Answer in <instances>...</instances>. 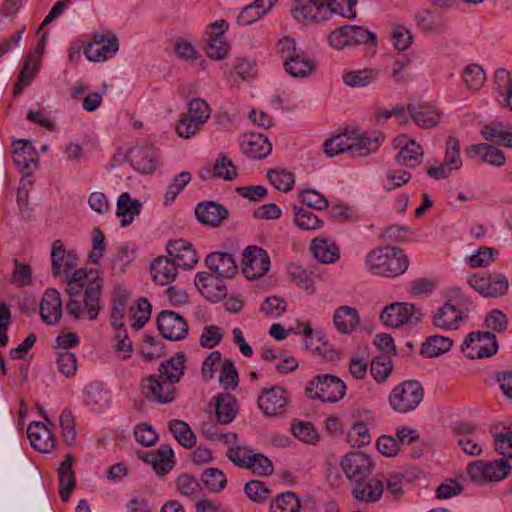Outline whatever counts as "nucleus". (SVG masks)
<instances>
[{
  "instance_id": "c9c22d12",
  "label": "nucleus",
  "mask_w": 512,
  "mask_h": 512,
  "mask_svg": "<svg viewBox=\"0 0 512 512\" xmlns=\"http://www.w3.org/2000/svg\"><path fill=\"white\" fill-rule=\"evenodd\" d=\"M333 323L340 333L350 334L359 325L360 315L355 308L343 305L335 310Z\"/></svg>"
},
{
  "instance_id": "e2e57ef3",
  "label": "nucleus",
  "mask_w": 512,
  "mask_h": 512,
  "mask_svg": "<svg viewBox=\"0 0 512 512\" xmlns=\"http://www.w3.org/2000/svg\"><path fill=\"white\" fill-rule=\"evenodd\" d=\"M219 381L225 389H234L238 385V372L231 359L223 361Z\"/></svg>"
},
{
  "instance_id": "6e6552de",
  "label": "nucleus",
  "mask_w": 512,
  "mask_h": 512,
  "mask_svg": "<svg viewBox=\"0 0 512 512\" xmlns=\"http://www.w3.org/2000/svg\"><path fill=\"white\" fill-rule=\"evenodd\" d=\"M510 465L504 459L494 461L477 460L467 467L470 479L476 484L485 482H498L506 478L510 472Z\"/></svg>"
},
{
  "instance_id": "4be33fe9",
  "label": "nucleus",
  "mask_w": 512,
  "mask_h": 512,
  "mask_svg": "<svg viewBox=\"0 0 512 512\" xmlns=\"http://www.w3.org/2000/svg\"><path fill=\"white\" fill-rule=\"evenodd\" d=\"M39 311L41 320L45 324L52 326L59 323L62 317L63 308L61 295L58 290L48 288L44 292Z\"/></svg>"
},
{
  "instance_id": "7c9ffc66",
  "label": "nucleus",
  "mask_w": 512,
  "mask_h": 512,
  "mask_svg": "<svg viewBox=\"0 0 512 512\" xmlns=\"http://www.w3.org/2000/svg\"><path fill=\"white\" fill-rule=\"evenodd\" d=\"M237 175V168L234 166L232 160L224 154L218 155L213 168L206 167L200 172V178L202 180L218 178L225 181H231Z\"/></svg>"
},
{
  "instance_id": "4c0bfd02",
  "label": "nucleus",
  "mask_w": 512,
  "mask_h": 512,
  "mask_svg": "<svg viewBox=\"0 0 512 512\" xmlns=\"http://www.w3.org/2000/svg\"><path fill=\"white\" fill-rule=\"evenodd\" d=\"M404 145L395 157V161L399 165H404L410 168H415L421 164L423 158V149L414 140H406L405 138L400 140Z\"/></svg>"
},
{
  "instance_id": "0eeeda50",
  "label": "nucleus",
  "mask_w": 512,
  "mask_h": 512,
  "mask_svg": "<svg viewBox=\"0 0 512 512\" xmlns=\"http://www.w3.org/2000/svg\"><path fill=\"white\" fill-rule=\"evenodd\" d=\"M423 317L419 308L412 303L394 302L385 306L380 313V321L386 327L399 328L405 324L417 323Z\"/></svg>"
},
{
  "instance_id": "f704fd0d",
  "label": "nucleus",
  "mask_w": 512,
  "mask_h": 512,
  "mask_svg": "<svg viewBox=\"0 0 512 512\" xmlns=\"http://www.w3.org/2000/svg\"><path fill=\"white\" fill-rule=\"evenodd\" d=\"M461 320V311L450 303H445L432 316L433 325L445 330L458 329Z\"/></svg>"
},
{
  "instance_id": "79ce46f5",
  "label": "nucleus",
  "mask_w": 512,
  "mask_h": 512,
  "mask_svg": "<svg viewBox=\"0 0 512 512\" xmlns=\"http://www.w3.org/2000/svg\"><path fill=\"white\" fill-rule=\"evenodd\" d=\"M378 75L379 71L377 69L365 68L362 70L344 72L342 80L349 87L363 88L375 82Z\"/></svg>"
},
{
  "instance_id": "2f4dec72",
  "label": "nucleus",
  "mask_w": 512,
  "mask_h": 512,
  "mask_svg": "<svg viewBox=\"0 0 512 512\" xmlns=\"http://www.w3.org/2000/svg\"><path fill=\"white\" fill-rule=\"evenodd\" d=\"M195 214L201 223L216 227L227 218L228 211L222 205L208 201L199 203L195 209Z\"/></svg>"
},
{
  "instance_id": "9b49d317",
  "label": "nucleus",
  "mask_w": 512,
  "mask_h": 512,
  "mask_svg": "<svg viewBox=\"0 0 512 512\" xmlns=\"http://www.w3.org/2000/svg\"><path fill=\"white\" fill-rule=\"evenodd\" d=\"M118 50V37L107 31L93 35L92 40L84 48V55L89 61L103 62L112 58Z\"/></svg>"
},
{
  "instance_id": "4468645a",
  "label": "nucleus",
  "mask_w": 512,
  "mask_h": 512,
  "mask_svg": "<svg viewBox=\"0 0 512 512\" xmlns=\"http://www.w3.org/2000/svg\"><path fill=\"white\" fill-rule=\"evenodd\" d=\"M257 404L266 416L278 417L286 412L289 396L287 391L280 386L264 388L258 397Z\"/></svg>"
},
{
  "instance_id": "cd10ccee",
  "label": "nucleus",
  "mask_w": 512,
  "mask_h": 512,
  "mask_svg": "<svg viewBox=\"0 0 512 512\" xmlns=\"http://www.w3.org/2000/svg\"><path fill=\"white\" fill-rule=\"evenodd\" d=\"M74 458L72 454H66L58 468L59 495L63 502L70 499L75 488L76 479L73 470Z\"/></svg>"
},
{
  "instance_id": "393cba45",
  "label": "nucleus",
  "mask_w": 512,
  "mask_h": 512,
  "mask_svg": "<svg viewBox=\"0 0 512 512\" xmlns=\"http://www.w3.org/2000/svg\"><path fill=\"white\" fill-rule=\"evenodd\" d=\"M173 450L161 447L158 450L138 452V457L145 463L152 465L158 475L167 474L174 465Z\"/></svg>"
},
{
  "instance_id": "f03ea898",
  "label": "nucleus",
  "mask_w": 512,
  "mask_h": 512,
  "mask_svg": "<svg viewBox=\"0 0 512 512\" xmlns=\"http://www.w3.org/2000/svg\"><path fill=\"white\" fill-rule=\"evenodd\" d=\"M185 370V355L176 356L162 362L158 373H154L142 380L143 395L150 401L157 403H170L176 396L175 384L180 381Z\"/></svg>"
},
{
  "instance_id": "7ed1b4c3",
  "label": "nucleus",
  "mask_w": 512,
  "mask_h": 512,
  "mask_svg": "<svg viewBox=\"0 0 512 512\" xmlns=\"http://www.w3.org/2000/svg\"><path fill=\"white\" fill-rule=\"evenodd\" d=\"M365 262L372 274L385 277H396L404 273L409 265L404 252L392 246L371 250Z\"/></svg>"
},
{
  "instance_id": "412c9836",
  "label": "nucleus",
  "mask_w": 512,
  "mask_h": 512,
  "mask_svg": "<svg viewBox=\"0 0 512 512\" xmlns=\"http://www.w3.org/2000/svg\"><path fill=\"white\" fill-rule=\"evenodd\" d=\"M352 134V157H365L375 153L385 139L384 134L376 130L361 133L358 129H352Z\"/></svg>"
},
{
  "instance_id": "09e8293b",
  "label": "nucleus",
  "mask_w": 512,
  "mask_h": 512,
  "mask_svg": "<svg viewBox=\"0 0 512 512\" xmlns=\"http://www.w3.org/2000/svg\"><path fill=\"white\" fill-rule=\"evenodd\" d=\"M192 180V174L188 171H183L177 174L173 181L168 185L167 191L164 194L163 203L168 206L174 202L176 197L183 191V189Z\"/></svg>"
},
{
  "instance_id": "864d4df0",
  "label": "nucleus",
  "mask_w": 512,
  "mask_h": 512,
  "mask_svg": "<svg viewBox=\"0 0 512 512\" xmlns=\"http://www.w3.org/2000/svg\"><path fill=\"white\" fill-rule=\"evenodd\" d=\"M294 222L301 230H315L321 228L323 221L312 211L304 208H294Z\"/></svg>"
},
{
  "instance_id": "338daca9",
  "label": "nucleus",
  "mask_w": 512,
  "mask_h": 512,
  "mask_svg": "<svg viewBox=\"0 0 512 512\" xmlns=\"http://www.w3.org/2000/svg\"><path fill=\"white\" fill-rule=\"evenodd\" d=\"M56 362L58 365L57 369L61 374L67 378L75 375L77 371V359L75 354L68 351H60L57 354Z\"/></svg>"
},
{
  "instance_id": "bf43d9fd",
  "label": "nucleus",
  "mask_w": 512,
  "mask_h": 512,
  "mask_svg": "<svg viewBox=\"0 0 512 512\" xmlns=\"http://www.w3.org/2000/svg\"><path fill=\"white\" fill-rule=\"evenodd\" d=\"M250 463L246 465V469L258 476H268L273 473V464L271 460L262 453H252Z\"/></svg>"
},
{
  "instance_id": "37998d69",
  "label": "nucleus",
  "mask_w": 512,
  "mask_h": 512,
  "mask_svg": "<svg viewBox=\"0 0 512 512\" xmlns=\"http://www.w3.org/2000/svg\"><path fill=\"white\" fill-rule=\"evenodd\" d=\"M453 345L449 337L432 335L428 337L421 346L420 353L424 357L432 358L448 352Z\"/></svg>"
},
{
  "instance_id": "473e14b6",
  "label": "nucleus",
  "mask_w": 512,
  "mask_h": 512,
  "mask_svg": "<svg viewBox=\"0 0 512 512\" xmlns=\"http://www.w3.org/2000/svg\"><path fill=\"white\" fill-rule=\"evenodd\" d=\"M178 268L170 257L159 256L151 264V273L155 282L168 285L175 280Z\"/></svg>"
},
{
  "instance_id": "6ab92c4d",
  "label": "nucleus",
  "mask_w": 512,
  "mask_h": 512,
  "mask_svg": "<svg viewBox=\"0 0 512 512\" xmlns=\"http://www.w3.org/2000/svg\"><path fill=\"white\" fill-rule=\"evenodd\" d=\"M194 282L199 292L211 302H218L227 295L226 284L222 277L215 273L199 272Z\"/></svg>"
},
{
  "instance_id": "b1692460",
  "label": "nucleus",
  "mask_w": 512,
  "mask_h": 512,
  "mask_svg": "<svg viewBox=\"0 0 512 512\" xmlns=\"http://www.w3.org/2000/svg\"><path fill=\"white\" fill-rule=\"evenodd\" d=\"M206 266L222 278H233L238 273L234 256L226 252L210 253L205 259Z\"/></svg>"
},
{
  "instance_id": "72a5a7b5",
  "label": "nucleus",
  "mask_w": 512,
  "mask_h": 512,
  "mask_svg": "<svg viewBox=\"0 0 512 512\" xmlns=\"http://www.w3.org/2000/svg\"><path fill=\"white\" fill-rule=\"evenodd\" d=\"M407 109L413 121L421 128L435 127L440 121L439 111L430 104L409 105Z\"/></svg>"
},
{
  "instance_id": "58836bf2",
  "label": "nucleus",
  "mask_w": 512,
  "mask_h": 512,
  "mask_svg": "<svg viewBox=\"0 0 512 512\" xmlns=\"http://www.w3.org/2000/svg\"><path fill=\"white\" fill-rule=\"evenodd\" d=\"M324 152L329 157L342 153H348L352 157L353 134L352 129L327 139L324 144Z\"/></svg>"
},
{
  "instance_id": "5fc2aeb1",
  "label": "nucleus",
  "mask_w": 512,
  "mask_h": 512,
  "mask_svg": "<svg viewBox=\"0 0 512 512\" xmlns=\"http://www.w3.org/2000/svg\"><path fill=\"white\" fill-rule=\"evenodd\" d=\"M32 58L29 56L18 75L17 82L14 85V95L17 96L22 93L23 89L27 87L38 71V63L31 64Z\"/></svg>"
},
{
  "instance_id": "e433bc0d",
  "label": "nucleus",
  "mask_w": 512,
  "mask_h": 512,
  "mask_svg": "<svg viewBox=\"0 0 512 512\" xmlns=\"http://www.w3.org/2000/svg\"><path fill=\"white\" fill-rule=\"evenodd\" d=\"M83 394L85 403L99 412L108 407L111 400L110 392L100 382L89 383Z\"/></svg>"
},
{
  "instance_id": "39448f33",
  "label": "nucleus",
  "mask_w": 512,
  "mask_h": 512,
  "mask_svg": "<svg viewBox=\"0 0 512 512\" xmlns=\"http://www.w3.org/2000/svg\"><path fill=\"white\" fill-rule=\"evenodd\" d=\"M423 397L424 389L419 381L405 380L392 389L388 400L394 411L408 413L419 406Z\"/></svg>"
},
{
  "instance_id": "a878e982",
  "label": "nucleus",
  "mask_w": 512,
  "mask_h": 512,
  "mask_svg": "<svg viewBox=\"0 0 512 512\" xmlns=\"http://www.w3.org/2000/svg\"><path fill=\"white\" fill-rule=\"evenodd\" d=\"M465 153L473 160L496 167H501L506 162L504 153L499 148L490 144L470 145L465 149Z\"/></svg>"
},
{
  "instance_id": "de8ad7c7",
  "label": "nucleus",
  "mask_w": 512,
  "mask_h": 512,
  "mask_svg": "<svg viewBox=\"0 0 512 512\" xmlns=\"http://www.w3.org/2000/svg\"><path fill=\"white\" fill-rule=\"evenodd\" d=\"M176 486L182 496L187 497L193 502L202 497L200 484L190 475L184 474L179 476L176 481Z\"/></svg>"
},
{
  "instance_id": "f3484780",
  "label": "nucleus",
  "mask_w": 512,
  "mask_h": 512,
  "mask_svg": "<svg viewBox=\"0 0 512 512\" xmlns=\"http://www.w3.org/2000/svg\"><path fill=\"white\" fill-rule=\"evenodd\" d=\"M13 163L20 173L29 177L38 168V153L31 141L19 139L12 144Z\"/></svg>"
},
{
  "instance_id": "13d9d810",
  "label": "nucleus",
  "mask_w": 512,
  "mask_h": 512,
  "mask_svg": "<svg viewBox=\"0 0 512 512\" xmlns=\"http://www.w3.org/2000/svg\"><path fill=\"white\" fill-rule=\"evenodd\" d=\"M115 338L117 340L114 345V349L118 354V357L123 360H127L131 357L132 351V342L128 338L127 330L123 323H119V325L115 329Z\"/></svg>"
},
{
  "instance_id": "774afa93",
  "label": "nucleus",
  "mask_w": 512,
  "mask_h": 512,
  "mask_svg": "<svg viewBox=\"0 0 512 512\" xmlns=\"http://www.w3.org/2000/svg\"><path fill=\"white\" fill-rule=\"evenodd\" d=\"M393 369L392 361L389 358H376L371 362L370 373L376 382L386 381Z\"/></svg>"
},
{
  "instance_id": "423d86ee",
  "label": "nucleus",
  "mask_w": 512,
  "mask_h": 512,
  "mask_svg": "<svg viewBox=\"0 0 512 512\" xmlns=\"http://www.w3.org/2000/svg\"><path fill=\"white\" fill-rule=\"evenodd\" d=\"M305 390L310 398L335 403L345 396L346 385L335 375L321 374L314 376L308 382Z\"/></svg>"
},
{
  "instance_id": "49530a36",
  "label": "nucleus",
  "mask_w": 512,
  "mask_h": 512,
  "mask_svg": "<svg viewBox=\"0 0 512 512\" xmlns=\"http://www.w3.org/2000/svg\"><path fill=\"white\" fill-rule=\"evenodd\" d=\"M271 512H300L301 502L293 492L278 495L270 504Z\"/></svg>"
},
{
  "instance_id": "f8f14e48",
  "label": "nucleus",
  "mask_w": 512,
  "mask_h": 512,
  "mask_svg": "<svg viewBox=\"0 0 512 512\" xmlns=\"http://www.w3.org/2000/svg\"><path fill=\"white\" fill-rule=\"evenodd\" d=\"M336 0H296L294 6L295 18L305 22H322L333 13Z\"/></svg>"
},
{
  "instance_id": "a211bd4d",
  "label": "nucleus",
  "mask_w": 512,
  "mask_h": 512,
  "mask_svg": "<svg viewBox=\"0 0 512 512\" xmlns=\"http://www.w3.org/2000/svg\"><path fill=\"white\" fill-rule=\"evenodd\" d=\"M157 328L160 334L173 341L184 339L188 332L185 319L178 313L164 310L157 317Z\"/></svg>"
},
{
  "instance_id": "2eb2a0df",
  "label": "nucleus",
  "mask_w": 512,
  "mask_h": 512,
  "mask_svg": "<svg viewBox=\"0 0 512 512\" xmlns=\"http://www.w3.org/2000/svg\"><path fill=\"white\" fill-rule=\"evenodd\" d=\"M341 468L345 476L356 483L372 473L374 463L370 456L363 452H350L342 458Z\"/></svg>"
},
{
  "instance_id": "0e129e2a",
  "label": "nucleus",
  "mask_w": 512,
  "mask_h": 512,
  "mask_svg": "<svg viewBox=\"0 0 512 512\" xmlns=\"http://www.w3.org/2000/svg\"><path fill=\"white\" fill-rule=\"evenodd\" d=\"M497 255L498 251L494 248L480 247L475 254L467 257V263L472 268L486 267L494 261Z\"/></svg>"
},
{
  "instance_id": "5701e85b",
  "label": "nucleus",
  "mask_w": 512,
  "mask_h": 512,
  "mask_svg": "<svg viewBox=\"0 0 512 512\" xmlns=\"http://www.w3.org/2000/svg\"><path fill=\"white\" fill-rule=\"evenodd\" d=\"M27 436L31 446L39 452L50 453L55 448V436L42 422H31L27 428Z\"/></svg>"
},
{
  "instance_id": "dca6fc26",
  "label": "nucleus",
  "mask_w": 512,
  "mask_h": 512,
  "mask_svg": "<svg viewBox=\"0 0 512 512\" xmlns=\"http://www.w3.org/2000/svg\"><path fill=\"white\" fill-rule=\"evenodd\" d=\"M242 272L248 279H257L265 275L270 267L267 252L258 246H249L243 253Z\"/></svg>"
},
{
  "instance_id": "3c124183",
  "label": "nucleus",
  "mask_w": 512,
  "mask_h": 512,
  "mask_svg": "<svg viewBox=\"0 0 512 512\" xmlns=\"http://www.w3.org/2000/svg\"><path fill=\"white\" fill-rule=\"evenodd\" d=\"M493 90L497 100L505 96L512 97V78L506 69L500 68L495 71Z\"/></svg>"
},
{
  "instance_id": "8fccbe9b",
  "label": "nucleus",
  "mask_w": 512,
  "mask_h": 512,
  "mask_svg": "<svg viewBox=\"0 0 512 512\" xmlns=\"http://www.w3.org/2000/svg\"><path fill=\"white\" fill-rule=\"evenodd\" d=\"M132 318L131 326L135 330L141 329L151 316V305L145 298H140L135 306L130 308Z\"/></svg>"
},
{
  "instance_id": "680f3d73",
  "label": "nucleus",
  "mask_w": 512,
  "mask_h": 512,
  "mask_svg": "<svg viewBox=\"0 0 512 512\" xmlns=\"http://www.w3.org/2000/svg\"><path fill=\"white\" fill-rule=\"evenodd\" d=\"M269 182L277 189L288 192L295 183L294 174L285 170H272L267 174Z\"/></svg>"
},
{
  "instance_id": "1a4fd4ad",
  "label": "nucleus",
  "mask_w": 512,
  "mask_h": 512,
  "mask_svg": "<svg viewBox=\"0 0 512 512\" xmlns=\"http://www.w3.org/2000/svg\"><path fill=\"white\" fill-rule=\"evenodd\" d=\"M328 41L336 49H342L345 46L358 44L376 45L377 36L361 26L344 25L332 31L328 36Z\"/></svg>"
},
{
  "instance_id": "603ef678",
  "label": "nucleus",
  "mask_w": 512,
  "mask_h": 512,
  "mask_svg": "<svg viewBox=\"0 0 512 512\" xmlns=\"http://www.w3.org/2000/svg\"><path fill=\"white\" fill-rule=\"evenodd\" d=\"M466 87L471 91H478L486 81L484 70L476 64L468 65L462 75Z\"/></svg>"
},
{
  "instance_id": "9d476101",
  "label": "nucleus",
  "mask_w": 512,
  "mask_h": 512,
  "mask_svg": "<svg viewBox=\"0 0 512 512\" xmlns=\"http://www.w3.org/2000/svg\"><path fill=\"white\" fill-rule=\"evenodd\" d=\"M461 350L469 359L491 357L498 351V342L495 334L489 331L471 332L466 336Z\"/></svg>"
},
{
  "instance_id": "a19ab883",
  "label": "nucleus",
  "mask_w": 512,
  "mask_h": 512,
  "mask_svg": "<svg viewBox=\"0 0 512 512\" xmlns=\"http://www.w3.org/2000/svg\"><path fill=\"white\" fill-rule=\"evenodd\" d=\"M142 204L139 200H133L129 193H122L117 201L116 215L121 217L120 224L122 227L132 223L134 216L139 214Z\"/></svg>"
},
{
  "instance_id": "20e7f679",
  "label": "nucleus",
  "mask_w": 512,
  "mask_h": 512,
  "mask_svg": "<svg viewBox=\"0 0 512 512\" xmlns=\"http://www.w3.org/2000/svg\"><path fill=\"white\" fill-rule=\"evenodd\" d=\"M276 51L283 62L285 72L293 78L307 77L315 69V62L296 48L293 38L280 39L276 44Z\"/></svg>"
},
{
  "instance_id": "4d7b16f0",
  "label": "nucleus",
  "mask_w": 512,
  "mask_h": 512,
  "mask_svg": "<svg viewBox=\"0 0 512 512\" xmlns=\"http://www.w3.org/2000/svg\"><path fill=\"white\" fill-rule=\"evenodd\" d=\"M204 485L212 492L222 491L227 483L224 473L218 468H208L202 473Z\"/></svg>"
},
{
  "instance_id": "ea45409f",
  "label": "nucleus",
  "mask_w": 512,
  "mask_h": 512,
  "mask_svg": "<svg viewBox=\"0 0 512 512\" xmlns=\"http://www.w3.org/2000/svg\"><path fill=\"white\" fill-rule=\"evenodd\" d=\"M311 251L314 257L324 264L335 263L340 256L338 245L326 239H314L311 244Z\"/></svg>"
},
{
  "instance_id": "f257e3e1",
  "label": "nucleus",
  "mask_w": 512,
  "mask_h": 512,
  "mask_svg": "<svg viewBox=\"0 0 512 512\" xmlns=\"http://www.w3.org/2000/svg\"><path fill=\"white\" fill-rule=\"evenodd\" d=\"M51 265L54 276L66 282L69 296L66 309L74 319L88 318L95 321L102 309L103 278L97 270L79 269L71 276L65 268V249L61 240H55L51 249Z\"/></svg>"
},
{
  "instance_id": "c03bdc74",
  "label": "nucleus",
  "mask_w": 512,
  "mask_h": 512,
  "mask_svg": "<svg viewBox=\"0 0 512 512\" xmlns=\"http://www.w3.org/2000/svg\"><path fill=\"white\" fill-rule=\"evenodd\" d=\"M216 418L221 424L232 422L236 416V400L230 394L214 398Z\"/></svg>"
},
{
  "instance_id": "c85d7f7f",
  "label": "nucleus",
  "mask_w": 512,
  "mask_h": 512,
  "mask_svg": "<svg viewBox=\"0 0 512 512\" xmlns=\"http://www.w3.org/2000/svg\"><path fill=\"white\" fill-rule=\"evenodd\" d=\"M128 159L140 173H152L156 169V154L150 146H136L128 152Z\"/></svg>"
},
{
  "instance_id": "6e6d98bb",
  "label": "nucleus",
  "mask_w": 512,
  "mask_h": 512,
  "mask_svg": "<svg viewBox=\"0 0 512 512\" xmlns=\"http://www.w3.org/2000/svg\"><path fill=\"white\" fill-rule=\"evenodd\" d=\"M206 54L210 59L222 60L228 55L229 45L219 35L210 34L205 46Z\"/></svg>"
},
{
  "instance_id": "bb28decb",
  "label": "nucleus",
  "mask_w": 512,
  "mask_h": 512,
  "mask_svg": "<svg viewBox=\"0 0 512 512\" xmlns=\"http://www.w3.org/2000/svg\"><path fill=\"white\" fill-rule=\"evenodd\" d=\"M384 492V480L378 476L368 481H357L352 488V495L361 502L375 503L380 500Z\"/></svg>"
},
{
  "instance_id": "aec40b11",
  "label": "nucleus",
  "mask_w": 512,
  "mask_h": 512,
  "mask_svg": "<svg viewBox=\"0 0 512 512\" xmlns=\"http://www.w3.org/2000/svg\"><path fill=\"white\" fill-rule=\"evenodd\" d=\"M169 257L178 267L192 269L198 263V255L190 242L179 238L170 240L166 245Z\"/></svg>"
},
{
  "instance_id": "a18cd8bd",
  "label": "nucleus",
  "mask_w": 512,
  "mask_h": 512,
  "mask_svg": "<svg viewBox=\"0 0 512 512\" xmlns=\"http://www.w3.org/2000/svg\"><path fill=\"white\" fill-rule=\"evenodd\" d=\"M169 429L183 447L192 448L196 444V435L186 422L178 419L171 420Z\"/></svg>"
},
{
  "instance_id": "ddd939ff",
  "label": "nucleus",
  "mask_w": 512,
  "mask_h": 512,
  "mask_svg": "<svg viewBox=\"0 0 512 512\" xmlns=\"http://www.w3.org/2000/svg\"><path fill=\"white\" fill-rule=\"evenodd\" d=\"M468 284L485 298L501 297L509 287L507 277L501 273H488L482 276L472 275L468 278Z\"/></svg>"
},
{
  "instance_id": "052dcab7",
  "label": "nucleus",
  "mask_w": 512,
  "mask_h": 512,
  "mask_svg": "<svg viewBox=\"0 0 512 512\" xmlns=\"http://www.w3.org/2000/svg\"><path fill=\"white\" fill-rule=\"evenodd\" d=\"M444 163L446 166L450 167V170H458L462 166V160L460 157V144L458 139L453 136H448L446 140V153Z\"/></svg>"
},
{
  "instance_id": "c756f323",
  "label": "nucleus",
  "mask_w": 512,
  "mask_h": 512,
  "mask_svg": "<svg viewBox=\"0 0 512 512\" xmlns=\"http://www.w3.org/2000/svg\"><path fill=\"white\" fill-rule=\"evenodd\" d=\"M241 149L248 157L261 160L271 153L272 144L263 134L250 133L244 137Z\"/></svg>"
},
{
  "instance_id": "69168bd1",
  "label": "nucleus",
  "mask_w": 512,
  "mask_h": 512,
  "mask_svg": "<svg viewBox=\"0 0 512 512\" xmlns=\"http://www.w3.org/2000/svg\"><path fill=\"white\" fill-rule=\"evenodd\" d=\"M210 112L209 105L201 98H195L188 103V117L201 125L208 120Z\"/></svg>"
}]
</instances>
